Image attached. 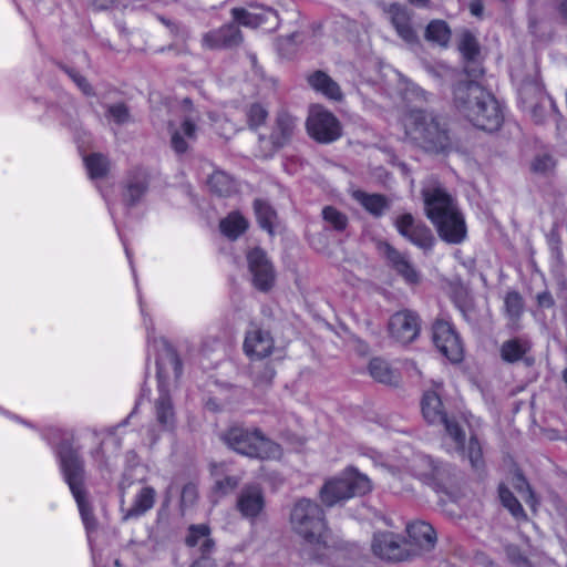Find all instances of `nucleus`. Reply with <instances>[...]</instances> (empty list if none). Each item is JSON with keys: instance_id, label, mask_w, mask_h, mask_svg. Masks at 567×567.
<instances>
[{"instance_id": "20e7f679", "label": "nucleus", "mask_w": 567, "mask_h": 567, "mask_svg": "<svg viewBox=\"0 0 567 567\" xmlns=\"http://www.w3.org/2000/svg\"><path fill=\"white\" fill-rule=\"evenodd\" d=\"M406 137L429 153H449L453 148L450 130L443 118L422 111L414 110L404 120Z\"/></svg>"}, {"instance_id": "4c0bfd02", "label": "nucleus", "mask_w": 567, "mask_h": 567, "mask_svg": "<svg viewBox=\"0 0 567 567\" xmlns=\"http://www.w3.org/2000/svg\"><path fill=\"white\" fill-rule=\"evenodd\" d=\"M84 164L89 176L93 179L104 177L110 169L107 157L100 153H93L84 157Z\"/></svg>"}, {"instance_id": "052dcab7", "label": "nucleus", "mask_w": 567, "mask_h": 567, "mask_svg": "<svg viewBox=\"0 0 567 567\" xmlns=\"http://www.w3.org/2000/svg\"><path fill=\"white\" fill-rule=\"evenodd\" d=\"M218 470H219V466H215V470H214V475L217 476L218 475Z\"/></svg>"}, {"instance_id": "5fc2aeb1", "label": "nucleus", "mask_w": 567, "mask_h": 567, "mask_svg": "<svg viewBox=\"0 0 567 567\" xmlns=\"http://www.w3.org/2000/svg\"><path fill=\"white\" fill-rule=\"evenodd\" d=\"M556 11L558 17L567 23V0H557Z\"/></svg>"}, {"instance_id": "49530a36", "label": "nucleus", "mask_w": 567, "mask_h": 567, "mask_svg": "<svg viewBox=\"0 0 567 567\" xmlns=\"http://www.w3.org/2000/svg\"><path fill=\"white\" fill-rule=\"evenodd\" d=\"M514 487L516 491L520 494L522 498L529 505L534 506L535 499H534V493L528 484V482L525 480V477L522 474L515 475V482H513Z\"/></svg>"}, {"instance_id": "0eeeda50", "label": "nucleus", "mask_w": 567, "mask_h": 567, "mask_svg": "<svg viewBox=\"0 0 567 567\" xmlns=\"http://www.w3.org/2000/svg\"><path fill=\"white\" fill-rule=\"evenodd\" d=\"M371 487L367 475L355 470H348L324 483L320 489V498L324 505L331 507L351 497L364 495L371 491Z\"/></svg>"}, {"instance_id": "5701e85b", "label": "nucleus", "mask_w": 567, "mask_h": 567, "mask_svg": "<svg viewBox=\"0 0 567 567\" xmlns=\"http://www.w3.org/2000/svg\"><path fill=\"white\" fill-rule=\"evenodd\" d=\"M532 342L527 337H514L502 343L499 355L504 362L509 364L523 361L530 365L533 363V360L528 358Z\"/></svg>"}, {"instance_id": "6e6552de", "label": "nucleus", "mask_w": 567, "mask_h": 567, "mask_svg": "<svg viewBox=\"0 0 567 567\" xmlns=\"http://www.w3.org/2000/svg\"><path fill=\"white\" fill-rule=\"evenodd\" d=\"M59 455L65 481L76 501L86 528H90L94 523V518L83 487V463L78 452L70 446L61 447Z\"/></svg>"}, {"instance_id": "680f3d73", "label": "nucleus", "mask_w": 567, "mask_h": 567, "mask_svg": "<svg viewBox=\"0 0 567 567\" xmlns=\"http://www.w3.org/2000/svg\"><path fill=\"white\" fill-rule=\"evenodd\" d=\"M408 465V462L405 464H403L402 466H399V470H404L406 471L405 466Z\"/></svg>"}, {"instance_id": "dca6fc26", "label": "nucleus", "mask_w": 567, "mask_h": 567, "mask_svg": "<svg viewBox=\"0 0 567 567\" xmlns=\"http://www.w3.org/2000/svg\"><path fill=\"white\" fill-rule=\"evenodd\" d=\"M157 364V378H158V398L155 400L154 409L157 422L164 429H173L175 424V412L172 403V399L168 393L167 385L164 381V369L166 362L163 358H158Z\"/></svg>"}, {"instance_id": "0e129e2a", "label": "nucleus", "mask_w": 567, "mask_h": 567, "mask_svg": "<svg viewBox=\"0 0 567 567\" xmlns=\"http://www.w3.org/2000/svg\"><path fill=\"white\" fill-rule=\"evenodd\" d=\"M362 349H363V350H367V349H368V346H367V344H364V343H362Z\"/></svg>"}, {"instance_id": "2eb2a0df", "label": "nucleus", "mask_w": 567, "mask_h": 567, "mask_svg": "<svg viewBox=\"0 0 567 567\" xmlns=\"http://www.w3.org/2000/svg\"><path fill=\"white\" fill-rule=\"evenodd\" d=\"M395 227L401 236L406 238L413 245L430 249L433 246L434 237L431 229L421 220H416L411 214L406 213L395 219Z\"/></svg>"}, {"instance_id": "c9c22d12", "label": "nucleus", "mask_w": 567, "mask_h": 567, "mask_svg": "<svg viewBox=\"0 0 567 567\" xmlns=\"http://www.w3.org/2000/svg\"><path fill=\"white\" fill-rule=\"evenodd\" d=\"M474 86H482L478 84L475 80H468V81H461L453 87V104L456 111L466 118V112L464 107L461 105L462 103L458 101V97L461 95V92L467 93L472 91ZM464 104L465 106L473 107L476 106V100L472 96H464Z\"/></svg>"}, {"instance_id": "c756f323", "label": "nucleus", "mask_w": 567, "mask_h": 567, "mask_svg": "<svg viewBox=\"0 0 567 567\" xmlns=\"http://www.w3.org/2000/svg\"><path fill=\"white\" fill-rule=\"evenodd\" d=\"M148 186V176L144 169H134L127 177L125 200L130 205L136 204L146 193Z\"/></svg>"}, {"instance_id": "ea45409f", "label": "nucleus", "mask_w": 567, "mask_h": 567, "mask_svg": "<svg viewBox=\"0 0 567 567\" xmlns=\"http://www.w3.org/2000/svg\"><path fill=\"white\" fill-rule=\"evenodd\" d=\"M254 208L260 227L271 234L274 220L276 218L275 210L270 207L268 203L261 199L255 200Z\"/></svg>"}, {"instance_id": "69168bd1", "label": "nucleus", "mask_w": 567, "mask_h": 567, "mask_svg": "<svg viewBox=\"0 0 567 567\" xmlns=\"http://www.w3.org/2000/svg\"><path fill=\"white\" fill-rule=\"evenodd\" d=\"M125 250H126L127 257L130 258V251L127 250V248H125Z\"/></svg>"}, {"instance_id": "603ef678", "label": "nucleus", "mask_w": 567, "mask_h": 567, "mask_svg": "<svg viewBox=\"0 0 567 567\" xmlns=\"http://www.w3.org/2000/svg\"><path fill=\"white\" fill-rule=\"evenodd\" d=\"M68 74L78 85V87L86 95L93 94L92 87L84 76L75 72L74 70H68Z\"/></svg>"}, {"instance_id": "423d86ee", "label": "nucleus", "mask_w": 567, "mask_h": 567, "mask_svg": "<svg viewBox=\"0 0 567 567\" xmlns=\"http://www.w3.org/2000/svg\"><path fill=\"white\" fill-rule=\"evenodd\" d=\"M465 93L461 92L458 101L466 112V120L475 127L494 132L497 131L503 123V112L501 105L494 95L486 91L483 86H474L466 95L476 100V106H465Z\"/></svg>"}, {"instance_id": "13d9d810", "label": "nucleus", "mask_w": 567, "mask_h": 567, "mask_svg": "<svg viewBox=\"0 0 567 567\" xmlns=\"http://www.w3.org/2000/svg\"><path fill=\"white\" fill-rule=\"evenodd\" d=\"M409 2L420 8H426L430 3V0H409Z\"/></svg>"}, {"instance_id": "37998d69", "label": "nucleus", "mask_w": 567, "mask_h": 567, "mask_svg": "<svg viewBox=\"0 0 567 567\" xmlns=\"http://www.w3.org/2000/svg\"><path fill=\"white\" fill-rule=\"evenodd\" d=\"M240 481V476L226 475L224 477H216L214 483V491L220 496L227 495L237 488Z\"/></svg>"}, {"instance_id": "8fccbe9b", "label": "nucleus", "mask_w": 567, "mask_h": 567, "mask_svg": "<svg viewBox=\"0 0 567 567\" xmlns=\"http://www.w3.org/2000/svg\"><path fill=\"white\" fill-rule=\"evenodd\" d=\"M198 489L197 486L193 483L186 484L181 494V504L183 507L193 506L197 499Z\"/></svg>"}, {"instance_id": "58836bf2", "label": "nucleus", "mask_w": 567, "mask_h": 567, "mask_svg": "<svg viewBox=\"0 0 567 567\" xmlns=\"http://www.w3.org/2000/svg\"><path fill=\"white\" fill-rule=\"evenodd\" d=\"M370 375L378 382L392 384L396 381L394 372L390 369L388 362L374 358L369 363Z\"/></svg>"}, {"instance_id": "4be33fe9", "label": "nucleus", "mask_w": 567, "mask_h": 567, "mask_svg": "<svg viewBox=\"0 0 567 567\" xmlns=\"http://www.w3.org/2000/svg\"><path fill=\"white\" fill-rule=\"evenodd\" d=\"M458 50L465 61V74L473 79L481 76L483 74V69L478 62L481 48L476 38L471 32L466 31L461 35Z\"/></svg>"}, {"instance_id": "6e6d98bb", "label": "nucleus", "mask_w": 567, "mask_h": 567, "mask_svg": "<svg viewBox=\"0 0 567 567\" xmlns=\"http://www.w3.org/2000/svg\"><path fill=\"white\" fill-rule=\"evenodd\" d=\"M484 10V4L481 0H472L470 2V11L475 17H481Z\"/></svg>"}, {"instance_id": "c85d7f7f", "label": "nucleus", "mask_w": 567, "mask_h": 567, "mask_svg": "<svg viewBox=\"0 0 567 567\" xmlns=\"http://www.w3.org/2000/svg\"><path fill=\"white\" fill-rule=\"evenodd\" d=\"M308 84L317 92L331 100L340 101L342 92L336 81L322 71H315L307 78Z\"/></svg>"}, {"instance_id": "412c9836", "label": "nucleus", "mask_w": 567, "mask_h": 567, "mask_svg": "<svg viewBox=\"0 0 567 567\" xmlns=\"http://www.w3.org/2000/svg\"><path fill=\"white\" fill-rule=\"evenodd\" d=\"M380 251L386 257L390 266L400 275L408 284L414 285L420 281V275L409 257L396 250L388 243L379 246Z\"/></svg>"}, {"instance_id": "f257e3e1", "label": "nucleus", "mask_w": 567, "mask_h": 567, "mask_svg": "<svg viewBox=\"0 0 567 567\" xmlns=\"http://www.w3.org/2000/svg\"><path fill=\"white\" fill-rule=\"evenodd\" d=\"M422 197L426 217L435 226L439 236L450 244H460L466 237L464 217L455 198L434 176L425 179Z\"/></svg>"}, {"instance_id": "bb28decb", "label": "nucleus", "mask_w": 567, "mask_h": 567, "mask_svg": "<svg viewBox=\"0 0 567 567\" xmlns=\"http://www.w3.org/2000/svg\"><path fill=\"white\" fill-rule=\"evenodd\" d=\"M297 128V118L287 112L277 115L270 138L276 147L285 146L293 136Z\"/></svg>"}, {"instance_id": "b1692460", "label": "nucleus", "mask_w": 567, "mask_h": 567, "mask_svg": "<svg viewBox=\"0 0 567 567\" xmlns=\"http://www.w3.org/2000/svg\"><path fill=\"white\" fill-rule=\"evenodd\" d=\"M391 23L395 29L398 35L406 43H416L417 34L411 23V13L400 3H391L388 7Z\"/></svg>"}, {"instance_id": "4d7b16f0", "label": "nucleus", "mask_w": 567, "mask_h": 567, "mask_svg": "<svg viewBox=\"0 0 567 567\" xmlns=\"http://www.w3.org/2000/svg\"><path fill=\"white\" fill-rule=\"evenodd\" d=\"M96 6L101 9H105L112 4L120 2V0H94Z\"/></svg>"}, {"instance_id": "f8f14e48", "label": "nucleus", "mask_w": 567, "mask_h": 567, "mask_svg": "<svg viewBox=\"0 0 567 567\" xmlns=\"http://www.w3.org/2000/svg\"><path fill=\"white\" fill-rule=\"evenodd\" d=\"M243 41L240 29L233 22L205 32L200 39L202 47L212 51L234 49Z\"/></svg>"}, {"instance_id": "72a5a7b5", "label": "nucleus", "mask_w": 567, "mask_h": 567, "mask_svg": "<svg viewBox=\"0 0 567 567\" xmlns=\"http://www.w3.org/2000/svg\"><path fill=\"white\" fill-rule=\"evenodd\" d=\"M425 39L441 47H447L451 39V29L445 21L433 20L425 29Z\"/></svg>"}, {"instance_id": "7ed1b4c3", "label": "nucleus", "mask_w": 567, "mask_h": 567, "mask_svg": "<svg viewBox=\"0 0 567 567\" xmlns=\"http://www.w3.org/2000/svg\"><path fill=\"white\" fill-rule=\"evenodd\" d=\"M424 419L430 424L444 425L446 435L453 441L455 450L462 457H466L475 470L483 465V452L478 440L471 436L465 441L463 425L453 417H449L443 409L440 395L435 391H426L421 402Z\"/></svg>"}, {"instance_id": "a18cd8bd", "label": "nucleus", "mask_w": 567, "mask_h": 567, "mask_svg": "<svg viewBox=\"0 0 567 567\" xmlns=\"http://www.w3.org/2000/svg\"><path fill=\"white\" fill-rule=\"evenodd\" d=\"M267 116V110L259 103L251 104L247 110V120L251 128H257L265 124Z\"/></svg>"}, {"instance_id": "a19ab883", "label": "nucleus", "mask_w": 567, "mask_h": 567, "mask_svg": "<svg viewBox=\"0 0 567 567\" xmlns=\"http://www.w3.org/2000/svg\"><path fill=\"white\" fill-rule=\"evenodd\" d=\"M498 495L504 507H506L514 517L526 518L522 504L505 485H499Z\"/></svg>"}, {"instance_id": "393cba45", "label": "nucleus", "mask_w": 567, "mask_h": 567, "mask_svg": "<svg viewBox=\"0 0 567 567\" xmlns=\"http://www.w3.org/2000/svg\"><path fill=\"white\" fill-rule=\"evenodd\" d=\"M157 493L154 487L142 485L134 494L132 504L127 508L122 507L123 519L138 518L151 511L155 504Z\"/></svg>"}, {"instance_id": "79ce46f5", "label": "nucleus", "mask_w": 567, "mask_h": 567, "mask_svg": "<svg viewBox=\"0 0 567 567\" xmlns=\"http://www.w3.org/2000/svg\"><path fill=\"white\" fill-rule=\"evenodd\" d=\"M322 218L336 231H343L348 226L347 215L333 206H326L322 209Z\"/></svg>"}, {"instance_id": "2f4dec72", "label": "nucleus", "mask_w": 567, "mask_h": 567, "mask_svg": "<svg viewBox=\"0 0 567 567\" xmlns=\"http://www.w3.org/2000/svg\"><path fill=\"white\" fill-rule=\"evenodd\" d=\"M353 197L365 208V210L377 217L381 216L388 208L386 198L379 194H367L364 192L357 190L353 193Z\"/></svg>"}, {"instance_id": "7c9ffc66", "label": "nucleus", "mask_w": 567, "mask_h": 567, "mask_svg": "<svg viewBox=\"0 0 567 567\" xmlns=\"http://www.w3.org/2000/svg\"><path fill=\"white\" fill-rule=\"evenodd\" d=\"M185 543L188 547L198 546L203 556L208 555L215 545L210 538V528L206 524L189 526Z\"/></svg>"}, {"instance_id": "bf43d9fd", "label": "nucleus", "mask_w": 567, "mask_h": 567, "mask_svg": "<svg viewBox=\"0 0 567 567\" xmlns=\"http://www.w3.org/2000/svg\"><path fill=\"white\" fill-rule=\"evenodd\" d=\"M100 454H101V449H100V447H99V449H96V450L92 453L93 457H97Z\"/></svg>"}, {"instance_id": "f03ea898", "label": "nucleus", "mask_w": 567, "mask_h": 567, "mask_svg": "<svg viewBox=\"0 0 567 567\" xmlns=\"http://www.w3.org/2000/svg\"><path fill=\"white\" fill-rule=\"evenodd\" d=\"M292 530L303 538L301 555L306 560L323 561L328 545L327 525L322 508L308 498L297 501L290 513Z\"/></svg>"}, {"instance_id": "f704fd0d", "label": "nucleus", "mask_w": 567, "mask_h": 567, "mask_svg": "<svg viewBox=\"0 0 567 567\" xmlns=\"http://www.w3.org/2000/svg\"><path fill=\"white\" fill-rule=\"evenodd\" d=\"M208 186L219 196H229L236 190L235 181L223 171H216L210 175Z\"/></svg>"}, {"instance_id": "1a4fd4ad", "label": "nucleus", "mask_w": 567, "mask_h": 567, "mask_svg": "<svg viewBox=\"0 0 567 567\" xmlns=\"http://www.w3.org/2000/svg\"><path fill=\"white\" fill-rule=\"evenodd\" d=\"M306 126L308 134L319 143H332L342 135L339 120L319 105L311 107Z\"/></svg>"}, {"instance_id": "864d4df0", "label": "nucleus", "mask_w": 567, "mask_h": 567, "mask_svg": "<svg viewBox=\"0 0 567 567\" xmlns=\"http://www.w3.org/2000/svg\"><path fill=\"white\" fill-rule=\"evenodd\" d=\"M537 301L540 307L550 308L554 306V299L549 292H542L537 296Z\"/></svg>"}, {"instance_id": "e2e57ef3", "label": "nucleus", "mask_w": 567, "mask_h": 567, "mask_svg": "<svg viewBox=\"0 0 567 567\" xmlns=\"http://www.w3.org/2000/svg\"><path fill=\"white\" fill-rule=\"evenodd\" d=\"M147 340H148V343H151V341H152V337H151V333H150V332L147 333Z\"/></svg>"}, {"instance_id": "cd10ccee", "label": "nucleus", "mask_w": 567, "mask_h": 567, "mask_svg": "<svg viewBox=\"0 0 567 567\" xmlns=\"http://www.w3.org/2000/svg\"><path fill=\"white\" fill-rule=\"evenodd\" d=\"M196 125L189 118L183 121L179 128L169 126L171 145L177 154H184L188 150V141L196 140Z\"/></svg>"}, {"instance_id": "f3484780", "label": "nucleus", "mask_w": 567, "mask_h": 567, "mask_svg": "<svg viewBox=\"0 0 567 567\" xmlns=\"http://www.w3.org/2000/svg\"><path fill=\"white\" fill-rule=\"evenodd\" d=\"M406 472L423 481L426 484L439 486L445 476V470L435 461L424 454H414L408 460Z\"/></svg>"}, {"instance_id": "3c124183", "label": "nucleus", "mask_w": 567, "mask_h": 567, "mask_svg": "<svg viewBox=\"0 0 567 567\" xmlns=\"http://www.w3.org/2000/svg\"><path fill=\"white\" fill-rule=\"evenodd\" d=\"M549 106L553 112H557V106L550 96L543 94L539 103L533 109V117L536 123H542L544 121L543 114H540V110Z\"/></svg>"}, {"instance_id": "c03bdc74", "label": "nucleus", "mask_w": 567, "mask_h": 567, "mask_svg": "<svg viewBox=\"0 0 567 567\" xmlns=\"http://www.w3.org/2000/svg\"><path fill=\"white\" fill-rule=\"evenodd\" d=\"M106 118L113 121L117 125L127 123L130 121V112L127 106L123 103L107 105Z\"/></svg>"}, {"instance_id": "a211bd4d", "label": "nucleus", "mask_w": 567, "mask_h": 567, "mask_svg": "<svg viewBox=\"0 0 567 567\" xmlns=\"http://www.w3.org/2000/svg\"><path fill=\"white\" fill-rule=\"evenodd\" d=\"M265 505L264 491L256 483L246 484L237 496L236 508L244 518L251 522L262 513Z\"/></svg>"}, {"instance_id": "aec40b11", "label": "nucleus", "mask_w": 567, "mask_h": 567, "mask_svg": "<svg viewBox=\"0 0 567 567\" xmlns=\"http://www.w3.org/2000/svg\"><path fill=\"white\" fill-rule=\"evenodd\" d=\"M275 341L270 332L256 324H250L244 340V351L251 359H264L270 355Z\"/></svg>"}, {"instance_id": "9d476101", "label": "nucleus", "mask_w": 567, "mask_h": 567, "mask_svg": "<svg viewBox=\"0 0 567 567\" xmlns=\"http://www.w3.org/2000/svg\"><path fill=\"white\" fill-rule=\"evenodd\" d=\"M432 339L437 350L452 362L463 358V346L452 324L445 320H436L432 327Z\"/></svg>"}, {"instance_id": "6ab92c4d", "label": "nucleus", "mask_w": 567, "mask_h": 567, "mask_svg": "<svg viewBox=\"0 0 567 567\" xmlns=\"http://www.w3.org/2000/svg\"><path fill=\"white\" fill-rule=\"evenodd\" d=\"M372 550L378 557L389 561H401L408 557L404 542L392 532L375 533Z\"/></svg>"}, {"instance_id": "de8ad7c7", "label": "nucleus", "mask_w": 567, "mask_h": 567, "mask_svg": "<svg viewBox=\"0 0 567 567\" xmlns=\"http://www.w3.org/2000/svg\"><path fill=\"white\" fill-rule=\"evenodd\" d=\"M555 165L556 162L549 154H539L534 158L532 169L535 173L547 174L554 169Z\"/></svg>"}, {"instance_id": "4468645a", "label": "nucleus", "mask_w": 567, "mask_h": 567, "mask_svg": "<svg viewBox=\"0 0 567 567\" xmlns=\"http://www.w3.org/2000/svg\"><path fill=\"white\" fill-rule=\"evenodd\" d=\"M248 268L254 286L260 291H268L275 282V270L266 252L254 248L247 254Z\"/></svg>"}, {"instance_id": "ddd939ff", "label": "nucleus", "mask_w": 567, "mask_h": 567, "mask_svg": "<svg viewBox=\"0 0 567 567\" xmlns=\"http://www.w3.org/2000/svg\"><path fill=\"white\" fill-rule=\"evenodd\" d=\"M233 23L247 28L267 27L274 29L278 25L277 12L267 7L233 8L230 11Z\"/></svg>"}, {"instance_id": "473e14b6", "label": "nucleus", "mask_w": 567, "mask_h": 567, "mask_svg": "<svg viewBox=\"0 0 567 567\" xmlns=\"http://www.w3.org/2000/svg\"><path fill=\"white\" fill-rule=\"evenodd\" d=\"M220 231L231 240L237 239L248 228V221L237 212L230 213L220 221Z\"/></svg>"}, {"instance_id": "e433bc0d", "label": "nucleus", "mask_w": 567, "mask_h": 567, "mask_svg": "<svg viewBox=\"0 0 567 567\" xmlns=\"http://www.w3.org/2000/svg\"><path fill=\"white\" fill-rule=\"evenodd\" d=\"M504 305L506 315L509 318V327L517 330L519 328L518 321L524 309L523 298L518 292L511 291L506 295Z\"/></svg>"}, {"instance_id": "09e8293b", "label": "nucleus", "mask_w": 567, "mask_h": 567, "mask_svg": "<svg viewBox=\"0 0 567 567\" xmlns=\"http://www.w3.org/2000/svg\"><path fill=\"white\" fill-rule=\"evenodd\" d=\"M161 342L163 343L166 351L167 363L171 365L175 377L178 378L182 373V361L177 353L172 349L169 344H167L165 340H161Z\"/></svg>"}, {"instance_id": "39448f33", "label": "nucleus", "mask_w": 567, "mask_h": 567, "mask_svg": "<svg viewBox=\"0 0 567 567\" xmlns=\"http://www.w3.org/2000/svg\"><path fill=\"white\" fill-rule=\"evenodd\" d=\"M220 439L230 450L250 458H274L280 454L279 445L257 427L235 424L225 430Z\"/></svg>"}, {"instance_id": "a878e982", "label": "nucleus", "mask_w": 567, "mask_h": 567, "mask_svg": "<svg viewBox=\"0 0 567 567\" xmlns=\"http://www.w3.org/2000/svg\"><path fill=\"white\" fill-rule=\"evenodd\" d=\"M406 533L410 540L417 546L430 550L436 544V533L434 528L424 520H415L406 525Z\"/></svg>"}, {"instance_id": "9b49d317", "label": "nucleus", "mask_w": 567, "mask_h": 567, "mask_svg": "<svg viewBox=\"0 0 567 567\" xmlns=\"http://www.w3.org/2000/svg\"><path fill=\"white\" fill-rule=\"evenodd\" d=\"M421 322L419 316L411 310H402L389 319L388 331L398 343L409 344L420 334Z\"/></svg>"}]
</instances>
